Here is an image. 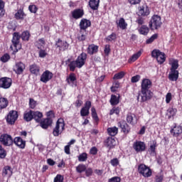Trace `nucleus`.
Listing matches in <instances>:
<instances>
[{
	"label": "nucleus",
	"mask_w": 182,
	"mask_h": 182,
	"mask_svg": "<svg viewBox=\"0 0 182 182\" xmlns=\"http://www.w3.org/2000/svg\"><path fill=\"white\" fill-rule=\"evenodd\" d=\"M86 59H87V54L85 53H82L75 60L70 61V59H68L67 62H70L68 64L70 71L75 72V70H76V68L82 69L86 63Z\"/></svg>",
	"instance_id": "nucleus-1"
},
{
	"label": "nucleus",
	"mask_w": 182,
	"mask_h": 182,
	"mask_svg": "<svg viewBox=\"0 0 182 182\" xmlns=\"http://www.w3.org/2000/svg\"><path fill=\"white\" fill-rule=\"evenodd\" d=\"M21 38L19 33L15 32L13 33L12 45L10 46V49L13 50L12 55H16L21 50V48H22V46H21Z\"/></svg>",
	"instance_id": "nucleus-2"
},
{
	"label": "nucleus",
	"mask_w": 182,
	"mask_h": 182,
	"mask_svg": "<svg viewBox=\"0 0 182 182\" xmlns=\"http://www.w3.org/2000/svg\"><path fill=\"white\" fill-rule=\"evenodd\" d=\"M170 134L176 141L182 140V126L174 123L173 126L171 127Z\"/></svg>",
	"instance_id": "nucleus-3"
},
{
	"label": "nucleus",
	"mask_w": 182,
	"mask_h": 182,
	"mask_svg": "<svg viewBox=\"0 0 182 182\" xmlns=\"http://www.w3.org/2000/svg\"><path fill=\"white\" fill-rule=\"evenodd\" d=\"M163 23L161 22V17L157 14H154L151 16L149 23V26L151 31L160 29Z\"/></svg>",
	"instance_id": "nucleus-4"
},
{
	"label": "nucleus",
	"mask_w": 182,
	"mask_h": 182,
	"mask_svg": "<svg viewBox=\"0 0 182 182\" xmlns=\"http://www.w3.org/2000/svg\"><path fill=\"white\" fill-rule=\"evenodd\" d=\"M137 172L140 176L144 177V178H149L153 175V171L149 168V166L144 164H140L137 168Z\"/></svg>",
	"instance_id": "nucleus-5"
},
{
	"label": "nucleus",
	"mask_w": 182,
	"mask_h": 182,
	"mask_svg": "<svg viewBox=\"0 0 182 182\" xmlns=\"http://www.w3.org/2000/svg\"><path fill=\"white\" fill-rule=\"evenodd\" d=\"M65 130V120L60 118L55 123V127L53 129V135L54 137H58Z\"/></svg>",
	"instance_id": "nucleus-6"
},
{
	"label": "nucleus",
	"mask_w": 182,
	"mask_h": 182,
	"mask_svg": "<svg viewBox=\"0 0 182 182\" xmlns=\"http://www.w3.org/2000/svg\"><path fill=\"white\" fill-rule=\"evenodd\" d=\"M153 96H154V93L151 90H141L138 99L141 97V103H144L151 100Z\"/></svg>",
	"instance_id": "nucleus-7"
},
{
	"label": "nucleus",
	"mask_w": 182,
	"mask_h": 182,
	"mask_svg": "<svg viewBox=\"0 0 182 182\" xmlns=\"http://www.w3.org/2000/svg\"><path fill=\"white\" fill-rule=\"evenodd\" d=\"M0 143L3 144V146H14V139L12 136L8 134H2L0 136Z\"/></svg>",
	"instance_id": "nucleus-8"
},
{
	"label": "nucleus",
	"mask_w": 182,
	"mask_h": 182,
	"mask_svg": "<svg viewBox=\"0 0 182 182\" xmlns=\"http://www.w3.org/2000/svg\"><path fill=\"white\" fill-rule=\"evenodd\" d=\"M18 111L11 110L6 117V122L11 125L15 124V122L18 120Z\"/></svg>",
	"instance_id": "nucleus-9"
},
{
	"label": "nucleus",
	"mask_w": 182,
	"mask_h": 182,
	"mask_svg": "<svg viewBox=\"0 0 182 182\" xmlns=\"http://www.w3.org/2000/svg\"><path fill=\"white\" fill-rule=\"evenodd\" d=\"M25 69H26V65L21 61L16 62L13 68L16 75H23Z\"/></svg>",
	"instance_id": "nucleus-10"
},
{
	"label": "nucleus",
	"mask_w": 182,
	"mask_h": 182,
	"mask_svg": "<svg viewBox=\"0 0 182 182\" xmlns=\"http://www.w3.org/2000/svg\"><path fill=\"white\" fill-rule=\"evenodd\" d=\"M12 86V79L8 77L0 78V87L1 89H9Z\"/></svg>",
	"instance_id": "nucleus-11"
},
{
	"label": "nucleus",
	"mask_w": 182,
	"mask_h": 182,
	"mask_svg": "<svg viewBox=\"0 0 182 182\" xmlns=\"http://www.w3.org/2000/svg\"><path fill=\"white\" fill-rule=\"evenodd\" d=\"M53 78V73L49 70L44 71L40 78L41 82L43 83H48L50 80Z\"/></svg>",
	"instance_id": "nucleus-12"
},
{
	"label": "nucleus",
	"mask_w": 182,
	"mask_h": 182,
	"mask_svg": "<svg viewBox=\"0 0 182 182\" xmlns=\"http://www.w3.org/2000/svg\"><path fill=\"white\" fill-rule=\"evenodd\" d=\"M150 15V9L147 4H144L138 7V16H149Z\"/></svg>",
	"instance_id": "nucleus-13"
},
{
	"label": "nucleus",
	"mask_w": 182,
	"mask_h": 182,
	"mask_svg": "<svg viewBox=\"0 0 182 182\" xmlns=\"http://www.w3.org/2000/svg\"><path fill=\"white\" fill-rule=\"evenodd\" d=\"M117 126L121 128V132H122L124 134H129L130 133V130H132L130 126L128 125L127 122L124 120L119 121L117 123Z\"/></svg>",
	"instance_id": "nucleus-14"
},
{
	"label": "nucleus",
	"mask_w": 182,
	"mask_h": 182,
	"mask_svg": "<svg viewBox=\"0 0 182 182\" xmlns=\"http://www.w3.org/2000/svg\"><path fill=\"white\" fill-rule=\"evenodd\" d=\"M133 149L136 153H141L146 150V144L144 141H136L133 144Z\"/></svg>",
	"instance_id": "nucleus-15"
},
{
	"label": "nucleus",
	"mask_w": 182,
	"mask_h": 182,
	"mask_svg": "<svg viewBox=\"0 0 182 182\" xmlns=\"http://www.w3.org/2000/svg\"><path fill=\"white\" fill-rule=\"evenodd\" d=\"M153 86V82L149 78H144L141 82V90H150Z\"/></svg>",
	"instance_id": "nucleus-16"
},
{
	"label": "nucleus",
	"mask_w": 182,
	"mask_h": 182,
	"mask_svg": "<svg viewBox=\"0 0 182 182\" xmlns=\"http://www.w3.org/2000/svg\"><path fill=\"white\" fill-rule=\"evenodd\" d=\"M104 146L109 149V150H112V149H114L116 146V139L113 138V136H109L104 141Z\"/></svg>",
	"instance_id": "nucleus-17"
},
{
	"label": "nucleus",
	"mask_w": 182,
	"mask_h": 182,
	"mask_svg": "<svg viewBox=\"0 0 182 182\" xmlns=\"http://www.w3.org/2000/svg\"><path fill=\"white\" fill-rule=\"evenodd\" d=\"M40 126L44 129H48L52 126V124L53 123V119L50 117H47L45 119H41L40 122Z\"/></svg>",
	"instance_id": "nucleus-18"
},
{
	"label": "nucleus",
	"mask_w": 182,
	"mask_h": 182,
	"mask_svg": "<svg viewBox=\"0 0 182 182\" xmlns=\"http://www.w3.org/2000/svg\"><path fill=\"white\" fill-rule=\"evenodd\" d=\"M14 143L17 147H18V149H23L26 147V141L23 140L21 136H16L13 139V144Z\"/></svg>",
	"instance_id": "nucleus-19"
},
{
	"label": "nucleus",
	"mask_w": 182,
	"mask_h": 182,
	"mask_svg": "<svg viewBox=\"0 0 182 182\" xmlns=\"http://www.w3.org/2000/svg\"><path fill=\"white\" fill-rule=\"evenodd\" d=\"M55 46L59 48V50L65 51L69 49V43L58 38L55 43Z\"/></svg>",
	"instance_id": "nucleus-20"
},
{
	"label": "nucleus",
	"mask_w": 182,
	"mask_h": 182,
	"mask_svg": "<svg viewBox=\"0 0 182 182\" xmlns=\"http://www.w3.org/2000/svg\"><path fill=\"white\" fill-rule=\"evenodd\" d=\"M90 26H92V21H90V20H87V18L81 19L80 22V30L86 32V30L87 28H90Z\"/></svg>",
	"instance_id": "nucleus-21"
},
{
	"label": "nucleus",
	"mask_w": 182,
	"mask_h": 182,
	"mask_svg": "<svg viewBox=\"0 0 182 182\" xmlns=\"http://www.w3.org/2000/svg\"><path fill=\"white\" fill-rule=\"evenodd\" d=\"M71 15L74 19H80V18H83L85 11L82 9H76L71 12Z\"/></svg>",
	"instance_id": "nucleus-22"
},
{
	"label": "nucleus",
	"mask_w": 182,
	"mask_h": 182,
	"mask_svg": "<svg viewBox=\"0 0 182 182\" xmlns=\"http://www.w3.org/2000/svg\"><path fill=\"white\" fill-rule=\"evenodd\" d=\"M134 117H136V114L129 112L127 114L126 120L129 124H132V126H134L137 123V119H134Z\"/></svg>",
	"instance_id": "nucleus-23"
},
{
	"label": "nucleus",
	"mask_w": 182,
	"mask_h": 182,
	"mask_svg": "<svg viewBox=\"0 0 182 182\" xmlns=\"http://www.w3.org/2000/svg\"><path fill=\"white\" fill-rule=\"evenodd\" d=\"M23 120L28 122H32L33 120V111L31 109L25 111L23 113Z\"/></svg>",
	"instance_id": "nucleus-24"
},
{
	"label": "nucleus",
	"mask_w": 182,
	"mask_h": 182,
	"mask_svg": "<svg viewBox=\"0 0 182 182\" xmlns=\"http://www.w3.org/2000/svg\"><path fill=\"white\" fill-rule=\"evenodd\" d=\"M2 176L6 177L9 175V177H12V174H14V171H12V167L10 166H5L2 171Z\"/></svg>",
	"instance_id": "nucleus-25"
},
{
	"label": "nucleus",
	"mask_w": 182,
	"mask_h": 182,
	"mask_svg": "<svg viewBox=\"0 0 182 182\" xmlns=\"http://www.w3.org/2000/svg\"><path fill=\"white\" fill-rule=\"evenodd\" d=\"M29 70L32 75L38 76L39 75V72H41V67L34 63L29 66Z\"/></svg>",
	"instance_id": "nucleus-26"
},
{
	"label": "nucleus",
	"mask_w": 182,
	"mask_h": 182,
	"mask_svg": "<svg viewBox=\"0 0 182 182\" xmlns=\"http://www.w3.org/2000/svg\"><path fill=\"white\" fill-rule=\"evenodd\" d=\"M87 52L88 55H95V53H97V52H99V46L95 44H90L87 48Z\"/></svg>",
	"instance_id": "nucleus-27"
},
{
	"label": "nucleus",
	"mask_w": 182,
	"mask_h": 182,
	"mask_svg": "<svg viewBox=\"0 0 182 182\" xmlns=\"http://www.w3.org/2000/svg\"><path fill=\"white\" fill-rule=\"evenodd\" d=\"M177 114V109L176 108L170 107L166 110V116L168 117V119H172V120H174V117Z\"/></svg>",
	"instance_id": "nucleus-28"
},
{
	"label": "nucleus",
	"mask_w": 182,
	"mask_h": 182,
	"mask_svg": "<svg viewBox=\"0 0 182 182\" xmlns=\"http://www.w3.org/2000/svg\"><path fill=\"white\" fill-rule=\"evenodd\" d=\"M9 106V100L5 97H0V110H4Z\"/></svg>",
	"instance_id": "nucleus-29"
},
{
	"label": "nucleus",
	"mask_w": 182,
	"mask_h": 182,
	"mask_svg": "<svg viewBox=\"0 0 182 182\" xmlns=\"http://www.w3.org/2000/svg\"><path fill=\"white\" fill-rule=\"evenodd\" d=\"M25 16H26V14L23 11V9L18 10L14 15V17L17 21H23V19H25Z\"/></svg>",
	"instance_id": "nucleus-30"
},
{
	"label": "nucleus",
	"mask_w": 182,
	"mask_h": 182,
	"mask_svg": "<svg viewBox=\"0 0 182 182\" xmlns=\"http://www.w3.org/2000/svg\"><path fill=\"white\" fill-rule=\"evenodd\" d=\"M100 4V0H90L89 6L92 9V11H97L99 9Z\"/></svg>",
	"instance_id": "nucleus-31"
},
{
	"label": "nucleus",
	"mask_w": 182,
	"mask_h": 182,
	"mask_svg": "<svg viewBox=\"0 0 182 182\" xmlns=\"http://www.w3.org/2000/svg\"><path fill=\"white\" fill-rule=\"evenodd\" d=\"M43 117V114L39 111H33V119L36 120V123H39Z\"/></svg>",
	"instance_id": "nucleus-32"
},
{
	"label": "nucleus",
	"mask_w": 182,
	"mask_h": 182,
	"mask_svg": "<svg viewBox=\"0 0 182 182\" xmlns=\"http://www.w3.org/2000/svg\"><path fill=\"white\" fill-rule=\"evenodd\" d=\"M169 80L171 82H176L178 79V70H171L168 75Z\"/></svg>",
	"instance_id": "nucleus-33"
},
{
	"label": "nucleus",
	"mask_w": 182,
	"mask_h": 182,
	"mask_svg": "<svg viewBox=\"0 0 182 182\" xmlns=\"http://www.w3.org/2000/svg\"><path fill=\"white\" fill-rule=\"evenodd\" d=\"M141 56V50L138 51L137 53L132 55V57H130L128 59V63H133L134 62H136L139 58Z\"/></svg>",
	"instance_id": "nucleus-34"
},
{
	"label": "nucleus",
	"mask_w": 182,
	"mask_h": 182,
	"mask_svg": "<svg viewBox=\"0 0 182 182\" xmlns=\"http://www.w3.org/2000/svg\"><path fill=\"white\" fill-rule=\"evenodd\" d=\"M87 33H86V31L83 30H80V33L77 36V39L79 41V42H85L86 41V38H87Z\"/></svg>",
	"instance_id": "nucleus-35"
},
{
	"label": "nucleus",
	"mask_w": 182,
	"mask_h": 182,
	"mask_svg": "<svg viewBox=\"0 0 182 182\" xmlns=\"http://www.w3.org/2000/svg\"><path fill=\"white\" fill-rule=\"evenodd\" d=\"M109 103L112 106H117V105L120 103V98L114 95H112Z\"/></svg>",
	"instance_id": "nucleus-36"
},
{
	"label": "nucleus",
	"mask_w": 182,
	"mask_h": 182,
	"mask_svg": "<svg viewBox=\"0 0 182 182\" xmlns=\"http://www.w3.org/2000/svg\"><path fill=\"white\" fill-rule=\"evenodd\" d=\"M139 32L140 35H144L146 36L149 34V32H150V28L146 25H142L139 28Z\"/></svg>",
	"instance_id": "nucleus-37"
},
{
	"label": "nucleus",
	"mask_w": 182,
	"mask_h": 182,
	"mask_svg": "<svg viewBox=\"0 0 182 182\" xmlns=\"http://www.w3.org/2000/svg\"><path fill=\"white\" fill-rule=\"evenodd\" d=\"M91 116L95 123H99V116H97V112H96V108H95V107L91 108Z\"/></svg>",
	"instance_id": "nucleus-38"
},
{
	"label": "nucleus",
	"mask_w": 182,
	"mask_h": 182,
	"mask_svg": "<svg viewBox=\"0 0 182 182\" xmlns=\"http://www.w3.org/2000/svg\"><path fill=\"white\" fill-rule=\"evenodd\" d=\"M66 82L68 85L75 83V82H76V75L73 73H70L69 76L66 78Z\"/></svg>",
	"instance_id": "nucleus-39"
},
{
	"label": "nucleus",
	"mask_w": 182,
	"mask_h": 182,
	"mask_svg": "<svg viewBox=\"0 0 182 182\" xmlns=\"http://www.w3.org/2000/svg\"><path fill=\"white\" fill-rule=\"evenodd\" d=\"M119 132V129L116 127H110L107 129V133L109 136H112V137H114L116 134H117Z\"/></svg>",
	"instance_id": "nucleus-40"
},
{
	"label": "nucleus",
	"mask_w": 182,
	"mask_h": 182,
	"mask_svg": "<svg viewBox=\"0 0 182 182\" xmlns=\"http://www.w3.org/2000/svg\"><path fill=\"white\" fill-rule=\"evenodd\" d=\"M117 23L120 29H127V23H126V21L123 18H119V22Z\"/></svg>",
	"instance_id": "nucleus-41"
},
{
	"label": "nucleus",
	"mask_w": 182,
	"mask_h": 182,
	"mask_svg": "<svg viewBox=\"0 0 182 182\" xmlns=\"http://www.w3.org/2000/svg\"><path fill=\"white\" fill-rule=\"evenodd\" d=\"M5 1L4 0H0V18L5 16Z\"/></svg>",
	"instance_id": "nucleus-42"
},
{
	"label": "nucleus",
	"mask_w": 182,
	"mask_h": 182,
	"mask_svg": "<svg viewBox=\"0 0 182 182\" xmlns=\"http://www.w3.org/2000/svg\"><path fill=\"white\" fill-rule=\"evenodd\" d=\"M156 148H157V141L153 140L149 149V151L151 152V154H156Z\"/></svg>",
	"instance_id": "nucleus-43"
},
{
	"label": "nucleus",
	"mask_w": 182,
	"mask_h": 182,
	"mask_svg": "<svg viewBox=\"0 0 182 182\" xmlns=\"http://www.w3.org/2000/svg\"><path fill=\"white\" fill-rule=\"evenodd\" d=\"M75 170L79 174H82V173H85V171H86V165L80 164L75 167Z\"/></svg>",
	"instance_id": "nucleus-44"
},
{
	"label": "nucleus",
	"mask_w": 182,
	"mask_h": 182,
	"mask_svg": "<svg viewBox=\"0 0 182 182\" xmlns=\"http://www.w3.org/2000/svg\"><path fill=\"white\" fill-rule=\"evenodd\" d=\"M156 60L159 65H163V63L166 62V54H164V53H161L156 58Z\"/></svg>",
	"instance_id": "nucleus-45"
},
{
	"label": "nucleus",
	"mask_w": 182,
	"mask_h": 182,
	"mask_svg": "<svg viewBox=\"0 0 182 182\" xmlns=\"http://www.w3.org/2000/svg\"><path fill=\"white\" fill-rule=\"evenodd\" d=\"M125 75H126V73H124V71H120L119 73L114 74L113 77V80H119L120 79H123Z\"/></svg>",
	"instance_id": "nucleus-46"
},
{
	"label": "nucleus",
	"mask_w": 182,
	"mask_h": 182,
	"mask_svg": "<svg viewBox=\"0 0 182 182\" xmlns=\"http://www.w3.org/2000/svg\"><path fill=\"white\" fill-rule=\"evenodd\" d=\"M113 114H117V116H119V114H120L119 107H114L112 109H110L109 116H113Z\"/></svg>",
	"instance_id": "nucleus-47"
},
{
	"label": "nucleus",
	"mask_w": 182,
	"mask_h": 182,
	"mask_svg": "<svg viewBox=\"0 0 182 182\" xmlns=\"http://www.w3.org/2000/svg\"><path fill=\"white\" fill-rule=\"evenodd\" d=\"M90 109H87V108H85V107H82V108L80 109V116L82 117H86V116H89L90 114Z\"/></svg>",
	"instance_id": "nucleus-48"
},
{
	"label": "nucleus",
	"mask_w": 182,
	"mask_h": 182,
	"mask_svg": "<svg viewBox=\"0 0 182 182\" xmlns=\"http://www.w3.org/2000/svg\"><path fill=\"white\" fill-rule=\"evenodd\" d=\"M21 38L22 41H29V38H31V33H29V31H23L21 35Z\"/></svg>",
	"instance_id": "nucleus-49"
},
{
	"label": "nucleus",
	"mask_w": 182,
	"mask_h": 182,
	"mask_svg": "<svg viewBox=\"0 0 182 182\" xmlns=\"http://www.w3.org/2000/svg\"><path fill=\"white\" fill-rule=\"evenodd\" d=\"M10 59H11V55L8 53L4 54L0 58V60H1V62H3V63H6V62H8Z\"/></svg>",
	"instance_id": "nucleus-50"
},
{
	"label": "nucleus",
	"mask_w": 182,
	"mask_h": 182,
	"mask_svg": "<svg viewBox=\"0 0 182 182\" xmlns=\"http://www.w3.org/2000/svg\"><path fill=\"white\" fill-rule=\"evenodd\" d=\"M157 38H159V34L155 33L152 35L149 39L146 40V43L147 44L153 43V42H154V41H156Z\"/></svg>",
	"instance_id": "nucleus-51"
},
{
	"label": "nucleus",
	"mask_w": 182,
	"mask_h": 182,
	"mask_svg": "<svg viewBox=\"0 0 182 182\" xmlns=\"http://www.w3.org/2000/svg\"><path fill=\"white\" fill-rule=\"evenodd\" d=\"M87 160V154L84 152L78 156V161H86Z\"/></svg>",
	"instance_id": "nucleus-52"
},
{
	"label": "nucleus",
	"mask_w": 182,
	"mask_h": 182,
	"mask_svg": "<svg viewBox=\"0 0 182 182\" xmlns=\"http://www.w3.org/2000/svg\"><path fill=\"white\" fill-rule=\"evenodd\" d=\"M7 153L6 150L2 147V145L0 144V159H5L6 157Z\"/></svg>",
	"instance_id": "nucleus-53"
},
{
	"label": "nucleus",
	"mask_w": 182,
	"mask_h": 182,
	"mask_svg": "<svg viewBox=\"0 0 182 182\" xmlns=\"http://www.w3.org/2000/svg\"><path fill=\"white\" fill-rule=\"evenodd\" d=\"M177 69H178V60H174L171 63V70H177Z\"/></svg>",
	"instance_id": "nucleus-54"
},
{
	"label": "nucleus",
	"mask_w": 182,
	"mask_h": 182,
	"mask_svg": "<svg viewBox=\"0 0 182 182\" xmlns=\"http://www.w3.org/2000/svg\"><path fill=\"white\" fill-rule=\"evenodd\" d=\"M106 39L108 42H112L117 39V36L116 35V33H112V34L108 36Z\"/></svg>",
	"instance_id": "nucleus-55"
},
{
	"label": "nucleus",
	"mask_w": 182,
	"mask_h": 182,
	"mask_svg": "<svg viewBox=\"0 0 182 182\" xmlns=\"http://www.w3.org/2000/svg\"><path fill=\"white\" fill-rule=\"evenodd\" d=\"M110 164L113 167H117V166H119L120 164V161H119V159L117 158H114V159H111Z\"/></svg>",
	"instance_id": "nucleus-56"
},
{
	"label": "nucleus",
	"mask_w": 182,
	"mask_h": 182,
	"mask_svg": "<svg viewBox=\"0 0 182 182\" xmlns=\"http://www.w3.org/2000/svg\"><path fill=\"white\" fill-rule=\"evenodd\" d=\"M38 49H40L38 52L39 58H46L48 55V53H46V50H43L40 47H38Z\"/></svg>",
	"instance_id": "nucleus-57"
},
{
	"label": "nucleus",
	"mask_w": 182,
	"mask_h": 182,
	"mask_svg": "<svg viewBox=\"0 0 182 182\" xmlns=\"http://www.w3.org/2000/svg\"><path fill=\"white\" fill-rule=\"evenodd\" d=\"M36 101L35 100H33V98H30L29 99V108L30 109H35V107H36Z\"/></svg>",
	"instance_id": "nucleus-58"
},
{
	"label": "nucleus",
	"mask_w": 182,
	"mask_h": 182,
	"mask_svg": "<svg viewBox=\"0 0 182 182\" xmlns=\"http://www.w3.org/2000/svg\"><path fill=\"white\" fill-rule=\"evenodd\" d=\"M28 11H30L31 14H36V12H38V6L35 4L30 5L28 6Z\"/></svg>",
	"instance_id": "nucleus-59"
},
{
	"label": "nucleus",
	"mask_w": 182,
	"mask_h": 182,
	"mask_svg": "<svg viewBox=\"0 0 182 182\" xmlns=\"http://www.w3.org/2000/svg\"><path fill=\"white\" fill-rule=\"evenodd\" d=\"M154 178L156 182H163V180H164V175L158 173L155 176Z\"/></svg>",
	"instance_id": "nucleus-60"
},
{
	"label": "nucleus",
	"mask_w": 182,
	"mask_h": 182,
	"mask_svg": "<svg viewBox=\"0 0 182 182\" xmlns=\"http://www.w3.org/2000/svg\"><path fill=\"white\" fill-rule=\"evenodd\" d=\"M140 79H141V76L140 75H136L131 78V82L132 83H137V82H139Z\"/></svg>",
	"instance_id": "nucleus-61"
},
{
	"label": "nucleus",
	"mask_w": 182,
	"mask_h": 182,
	"mask_svg": "<svg viewBox=\"0 0 182 182\" xmlns=\"http://www.w3.org/2000/svg\"><path fill=\"white\" fill-rule=\"evenodd\" d=\"M65 178L63 176L60 174H57L56 176L54 178L53 182H63Z\"/></svg>",
	"instance_id": "nucleus-62"
},
{
	"label": "nucleus",
	"mask_w": 182,
	"mask_h": 182,
	"mask_svg": "<svg viewBox=\"0 0 182 182\" xmlns=\"http://www.w3.org/2000/svg\"><path fill=\"white\" fill-rule=\"evenodd\" d=\"M161 53L160 50L155 49L151 52V56L152 58H156V59H157V57L161 55Z\"/></svg>",
	"instance_id": "nucleus-63"
},
{
	"label": "nucleus",
	"mask_w": 182,
	"mask_h": 182,
	"mask_svg": "<svg viewBox=\"0 0 182 182\" xmlns=\"http://www.w3.org/2000/svg\"><path fill=\"white\" fill-rule=\"evenodd\" d=\"M121 179L119 176H114L108 180V182H120Z\"/></svg>",
	"instance_id": "nucleus-64"
}]
</instances>
